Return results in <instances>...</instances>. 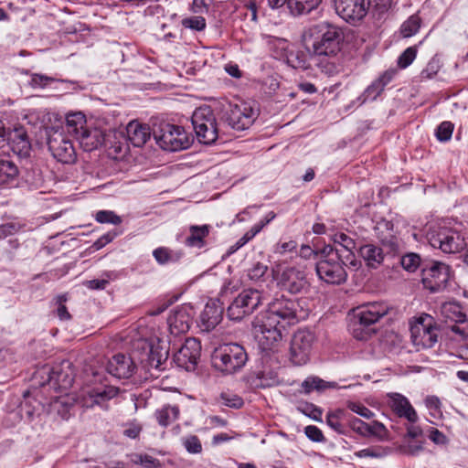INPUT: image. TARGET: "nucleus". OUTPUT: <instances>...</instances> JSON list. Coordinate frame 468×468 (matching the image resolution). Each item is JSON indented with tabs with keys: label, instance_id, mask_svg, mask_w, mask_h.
<instances>
[{
	"label": "nucleus",
	"instance_id": "obj_38",
	"mask_svg": "<svg viewBox=\"0 0 468 468\" xmlns=\"http://www.w3.org/2000/svg\"><path fill=\"white\" fill-rule=\"evenodd\" d=\"M334 382H326L318 377H309L301 385L305 394L311 393L313 390L322 391L326 388H335Z\"/></svg>",
	"mask_w": 468,
	"mask_h": 468
},
{
	"label": "nucleus",
	"instance_id": "obj_27",
	"mask_svg": "<svg viewBox=\"0 0 468 468\" xmlns=\"http://www.w3.org/2000/svg\"><path fill=\"white\" fill-rule=\"evenodd\" d=\"M8 144L14 153L20 156H27L30 152V143L23 127L15 128L9 133Z\"/></svg>",
	"mask_w": 468,
	"mask_h": 468
},
{
	"label": "nucleus",
	"instance_id": "obj_1",
	"mask_svg": "<svg viewBox=\"0 0 468 468\" xmlns=\"http://www.w3.org/2000/svg\"><path fill=\"white\" fill-rule=\"evenodd\" d=\"M261 314L269 317L270 323L278 322L283 328H286L305 319L309 314V310L305 305V301L282 296L273 299Z\"/></svg>",
	"mask_w": 468,
	"mask_h": 468
},
{
	"label": "nucleus",
	"instance_id": "obj_35",
	"mask_svg": "<svg viewBox=\"0 0 468 468\" xmlns=\"http://www.w3.org/2000/svg\"><path fill=\"white\" fill-rule=\"evenodd\" d=\"M441 314L445 321L456 322L466 318L462 307L455 303H444L441 306Z\"/></svg>",
	"mask_w": 468,
	"mask_h": 468
},
{
	"label": "nucleus",
	"instance_id": "obj_59",
	"mask_svg": "<svg viewBox=\"0 0 468 468\" xmlns=\"http://www.w3.org/2000/svg\"><path fill=\"white\" fill-rule=\"evenodd\" d=\"M347 407L353 412H355L366 419H371L374 416V413L361 403L348 402Z\"/></svg>",
	"mask_w": 468,
	"mask_h": 468
},
{
	"label": "nucleus",
	"instance_id": "obj_20",
	"mask_svg": "<svg viewBox=\"0 0 468 468\" xmlns=\"http://www.w3.org/2000/svg\"><path fill=\"white\" fill-rule=\"evenodd\" d=\"M193 320V309L190 305L176 307L167 319L170 333L177 335L186 333Z\"/></svg>",
	"mask_w": 468,
	"mask_h": 468
},
{
	"label": "nucleus",
	"instance_id": "obj_14",
	"mask_svg": "<svg viewBox=\"0 0 468 468\" xmlns=\"http://www.w3.org/2000/svg\"><path fill=\"white\" fill-rule=\"evenodd\" d=\"M340 257L320 259L315 266L320 280L329 284H341L346 281L347 272L339 261Z\"/></svg>",
	"mask_w": 468,
	"mask_h": 468
},
{
	"label": "nucleus",
	"instance_id": "obj_10",
	"mask_svg": "<svg viewBox=\"0 0 468 468\" xmlns=\"http://www.w3.org/2000/svg\"><path fill=\"white\" fill-rule=\"evenodd\" d=\"M48 146L53 157L63 164H73L77 155L72 142L63 130L50 129L48 131Z\"/></svg>",
	"mask_w": 468,
	"mask_h": 468
},
{
	"label": "nucleus",
	"instance_id": "obj_61",
	"mask_svg": "<svg viewBox=\"0 0 468 468\" xmlns=\"http://www.w3.org/2000/svg\"><path fill=\"white\" fill-rule=\"evenodd\" d=\"M339 261L343 263L344 268L346 266L356 270L360 266V262L356 259L354 252H348L344 256L340 254Z\"/></svg>",
	"mask_w": 468,
	"mask_h": 468
},
{
	"label": "nucleus",
	"instance_id": "obj_13",
	"mask_svg": "<svg viewBox=\"0 0 468 468\" xmlns=\"http://www.w3.org/2000/svg\"><path fill=\"white\" fill-rule=\"evenodd\" d=\"M278 285L292 294L305 292L310 286L305 272L294 266L282 270L278 276Z\"/></svg>",
	"mask_w": 468,
	"mask_h": 468
},
{
	"label": "nucleus",
	"instance_id": "obj_54",
	"mask_svg": "<svg viewBox=\"0 0 468 468\" xmlns=\"http://www.w3.org/2000/svg\"><path fill=\"white\" fill-rule=\"evenodd\" d=\"M267 271V265L261 262H256L250 269H249L248 276L251 281H258L265 275Z\"/></svg>",
	"mask_w": 468,
	"mask_h": 468
},
{
	"label": "nucleus",
	"instance_id": "obj_8",
	"mask_svg": "<svg viewBox=\"0 0 468 468\" xmlns=\"http://www.w3.org/2000/svg\"><path fill=\"white\" fill-rule=\"evenodd\" d=\"M411 341L417 350L431 348L438 342V329L433 318L421 314L410 327Z\"/></svg>",
	"mask_w": 468,
	"mask_h": 468
},
{
	"label": "nucleus",
	"instance_id": "obj_50",
	"mask_svg": "<svg viewBox=\"0 0 468 468\" xmlns=\"http://www.w3.org/2000/svg\"><path fill=\"white\" fill-rule=\"evenodd\" d=\"M410 440H404V444L401 445L400 450L405 454L417 455L423 450V444L421 441H411Z\"/></svg>",
	"mask_w": 468,
	"mask_h": 468
},
{
	"label": "nucleus",
	"instance_id": "obj_29",
	"mask_svg": "<svg viewBox=\"0 0 468 468\" xmlns=\"http://www.w3.org/2000/svg\"><path fill=\"white\" fill-rule=\"evenodd\" d=\"M359 255L366 261L369 268L376 269L381 265L384 261L385 253L383 250L374 244L361 245L358 250Z\"/></svg>",
	"mask_w": 468,
	"mask_h": 468
},
{
	"label": "nucleus",
	"instance_id": "obj_24",
	"mask_svg": "<svg viewBox=\"0 0 468 468\" xmlns=\"http://www.w3.org/2000/svg\"><path fill=\"white\" fill-rule=\"evenodd\" d=\"M76 139L84 151L91 152L103 144L105 133L100 128L87 127L85 130H80V133Z\"/></svg>",
	"mask_w": 468,
	"mask_h": 468
},
{
	"label": "nucleus",
	"instance_id": "obj_44",
	"mask_svg": "<svg viewBox=\"0 0 468 468\" xmlns=\"http://www.w3.org/2000/svg\"><path fill=\"white\" fill-rule=\"evenodd\" d=\"M298 410L301 411L303 414L308 416L309 418L321 421L322 417V410L315 405L308 402L301 403L297 407Z\"/></svg>",
	"mask_w": 468,
	"mask_h": 468
},
{
	"label": "nucleus",
	"instance_id": "obj_53",
	"mask_svg": "<svg viewBox=\"0 0 468 468\" xmlns=\"http://www.w3.org/2000/svg\"><path fill=\"white\" fill-rule=\"evenodd\" d=\"M135 463H139L144 468H159L160 461L148 454H139L135 456Z\"/></svg>",
	"mask_w": 468,
	"mask_h": 468
},
{
	"label": "nucleus",
	"instance_id": "obj_12",
	"mask_svg": "<svg viewBox=\"0 0 468 468\" xmlns=\"http://www.w3.org/2000/svg\"><path fill=\"white\" fill-rule=\"evenodd\" d=\"M224 117L231 128L242 131L253 123L257 112L250 103L241 101L237 104H229Z\"/></svg>",
	"mask_w": 468,
	"mask_h": 468
},
{
	"label": "nucleus",
	"instance_id": "obj_28",
	"mask_svg": "<svg viewBox=\"0 0 468 468\" xmlns=\"http://www.w3.org/2000/svg\"><path fill=\"white\" fill-rule=\"evenodd\" d=\"M126 133L128 140L135 147H142L151 137L150 127L136 121L128 123Z\"/></svg>",
	"mask_w": 468,
	"mask_h": 468
},
{
	"label": "nucleus",
	"instance_id": "obj_11",
	"mask_svg": "<svg viewBox=\"0 0 468 468\" xmlns=\"http://www.w3.org/2000/svg\"><path fill=\"white\" fill-rule=\"evenodd\" d=\"M314 341V334L309 329H299L293 334L290 347L293 364L301 366L309 360Z\"/></svg>",
	"mask_w": 468,
	"mask_h": 468
},
{
	"label": "nucleus",
	"instance_id": "obj_31",
	"mask_svg": "<svg viewBox=\"0 0 468 468\" xmlns=\"http://www.w3.org/2000/svg\"><path fill=\"white\" fill-rule=\"evenodd\" d=\"M88 126L86 125V119L83 113L74 112L69 113L66 117V129L67 133L78 137L80 133V130H85Z\"/></svg>",
	"mask_w": 468,
	"mask_h": 468
},
{
	"label": "nucleus",
	"instance_id": "obj_19",
	"mask_svg": "<svg viewBox=\"0 0 468 468\" xmlns=\"http://www.w3.org/2000/svg\"><path fill=\"white\" fill-rule=\"evenodd\" d=\"M388 303L383 302H373L363 304L356 309V317L360 325L369 326L378 323L389 311Z\"/></svg>",
	"mask_w": 468,
	"mask_h": 468
},
{
	"label": "nucleus",
	"instance_id": "obj_55",
	"mask_svg": "<svg viewBox=\"0 0 468 468\" xmlns=\"http://www.w3.org/2000/svg\"><path fill=\"white\" fill-rule=\"evenodd\" d=\"M350 428L362 436H368L369 423H366L357 418H348Z\"/></svg>",
	"mask_w": 468,
	"mask_h": 468
},
{
	"label": "nucleus",
	"instance_id": "obj_25",
	"mask_svg": "<svg viewBox=\"0 0 468 468\" xmlns=\"http://www.w3.org/2000/svg\"><path fill=\"white\" fill-rule=\"evenodd\" d=\"M118 393V389L115 388H90L87 391H83L80 398V403L82 407L92 408L94 405L101 404L102 402L114 398Z\"/></svg>",
	"mask_w": 468,
	"mask_h": 468
},
{
	"label": "nucleus",
	"instance_id": "obj_56",
	"mask_svg": "<svg viewBox=\"0 0 468 468\" xmlns=\"http://www.w3.org/2000/svg\"><path fill=\"white\" fill-rule=\"evenodd\" d=\"M368 436H375L379 439H384L387 436V429L381 422L373 421L368 424Z\"/></svg>",
	"mask_w": 468,
	"mask_h": 468
},
{
	"label": "nucleus",
	"instance_id": "obj_42",
	"mask_svg": "<svg viewBox=\"0 0 468 468\" xmlns=\"http://www.w3.org/2000/svg\"><path fill=\"white\" fill-rule=\"evenodd\" d=\"M181 442L187 452L197 454L202 452V443L196 435H187L181 438Z\"/></svg>",
	"mask_w": 468,
	"mask_h": 468
},
{
	"label": "nucleus",
	"instance_id": "obj_2",
	"mask_svg": "<svg viewBox=\"0 0 468 468\" xmlns=\"http://www.w3.org/2000/svg\"><path fill=\"white\" fill-rule=\"evenodd\" d=\"M311 47L307 49L311 56H336L340 51L342 34L339 28L329 23H320L310 28Z\"/></svg>",
	"mask_w": 468,
	"mask_h": 468
},
{
	"label": "nucleus",
	"instance_id": "obj_63",
	"mask_svg": "<svg viewBox=\"0 0 468 468\" xmlns=\"http://www.w3.org/2000/svg\"><path fill=\"white\" fill-rule=\"evenodd\" d=\"M305 435L314 441H324V437L323 435V432L320 429H318L316 426L309 425L305 427L304 429Z\"/></svg>",
	"mask_w": 468,
	"mask_h": 468
},
{
	"label": "nucleus",
	"instance_id": "obj_3",
	"mask_svg": "<svg viewBox=\"0 0 468 468\" xmlns=\"http://www.w3.org/2000/svg\"><path fill=\"white\" fill-rule=\"evenodd\" d=\"M248 360L244 347L236 343L225 344L217 348L212 356L213 366L225 374L240 370Z\"/></svg>",
	"mask_w": 468,
	"mask_h": 468
},
{
	"label": "nucleus",
	"instance_id": "obj_34",
	"mask_svg": "<svg viewBox=\"0 0 468 468\" xmlns=\"http://www.w3.org/2000/svg\"><path fill=\"white\" fill-rule=\"evenodd\" d=\"M322 0H289L290 12L294 16L310 13L318 7Z\"/></svg>",
	"mask_w": 468,
	"mask_h": 468
},
{
	"label": "nucleus",
	"instance_id": "obj_33",
	"mask_svg": "<svg viewBox=\"0 0 468 468\" xmlns=\"http://www.w3.org/2000/svg\"><path fill=\"white\" fill-rule=\"evenodd\" d=\"M312 58L321 72L328 76H333L338 72V66L335 62V56H312Z\"/></svg>",
	"mask_w": 468,
	"mask_h": 468
},
{
	"label": "nucleus",
	"instance_id": "obj_9",
	"mask_svg": "<svg viewBox=\"0 0 468 468\" xmlns=\"http://www.w3.org/2000/svg\"><path fill=\"white\" fill-rule=\"evenodd\" d=\"M268 318L261 313L253 322L255 337L264 350L271 349L282 340V329H284L278 322L270 323Z\"/></svg>",
	"mask_w": 468,
	"mask_h": 468
},
{
	"label": "nucleus",
	"instance_id": "obj_16",
	"mask_svg": "<svg viewBox=\"0 0 468 468\" xmlns=\"http://www.w3.org/2000/svg\"><path fill=\"white\" fill-rule=\"evenodd\" d=\"M450 278V267L442 262L434 261L422 270V283L432 292L441 291Z\"/></svg>",
	"mask_w": 468,
	"mask_h": 468
},
{
	"label": "nucleus",
	"instance_id": "obj_64",
	"mask_svg": "<svg viewBox=\"0 0 468 468\" xmlns=\"http://www.w3.org/2000/svg\"><path fill=\"white\" fill-rule=\"evenodd\" d=\"M407 432L405 434L404 440L408 439H417L422 435V429L416 425V422H408L406 425Z\"/></svg>",
	"mask_w": 468,
	"mask_h": 468
},
{
	"label": "nucleus",
	"instance_id": "obj_22",
	"mask_svg": "<svg viewBox=\"0 0 468 468\" xmlns=\"http://www.w3.org/2000/svg\"><path fill=\"white\" fill-rule=\"evenodd\" d=\"M135 370V365L129 356L117 354L107 364V371L117 378H129Z\"/></svg>",
	"mask_w": 468,
	"mask_h": 468
},
{
	"label": "nucleus",
	"instance_id": "obj_41",
	"mask_svg": "<svg viewBox=\"0 0 468 468\" xmlns=\"http://www.w3.org/2000/svg\"><path fill=\"white\" fill-rule=\"evenodd\" d=\"M332 240L335 244L342 246L346 250V253L354 252V250L357 249L352 237L345 231L335 232L332 236Z\"/></svg>",
	"mask_w": 468,
	"mask_h": 468
},
{
	"label": "nucleus",
	"instance_id": "obj_51",
	"mask_svg": "<svg viewBox=\"0 0 468 468\" xmlns=\"http://www.w3.org/2000/svg\"><path fill=\"white\" fill-rule=\"evenodd\" d=\"M417 49L414 47L408 48L399 58L398 65L401 69H405L410 66L415 59Z\"/></svg>",
	"mask_w": 468,
	"mask_h": 468
},
{
	"label": "nucleus",
	"instance_id": "obj_7",
	"mask_svg": "<svg viewBox=\"0 0 468 468\" xmlns=\"http://www.w3.org/2000/svg\"><path fill=\"white\" fill-rule=\"evenodd\" d=\"M429 243L444 253H457L465 247L459 232L446 227H432L427 232Z\"/></svg>",
	"mask_w": 468,
	"mask_h": 468
},
{
	"label": "nucleus",
	"instance_id": "obj_18",
	"mask_svg": "<svg viewBox=\"0 0 468 468\" xmlns=\"http://www.w3.org/2000/svg\"><path fill=\"white\" fill-rule=\"evenodd\" d=\"M200 352V342L196 338H187L174 355V360L178 367L192 371L197 367Z\"/></svg>",
	"mask_w": 468,
	"mask_h": 468
},
{
	"label": "nucleus",
	"instance_id": "obj_60",
	"mask_svg": "<svg viewBox=\"0 0 468 468\" xmlns=\"http://www.w3.org/2000/svg\"><path fill=\"white\" fill-rule=\"evenodd\" d=\"M339 261L343 263L344 268L346 266L356 270L360 266V262L356 259L354 252H348L344 256L340 254Z\"/></svg>",
	"mask_w": 468,
	"mask_h": 468
},
{
	"label": "nucleus",
	"instance_id": "obj_57",
	"mask_svg": "<svg viewBox=\"0 0 468 468\" xmlns=\"http://www.w3.org/2000/svg\"><path fill=\"white\" fill-rule=\"evenodd\" d=\"M222 404L230 408L239 409L243 405V400L237 395H229L226 393L221 394L220 396Z\"/></svg>",
	"mask_w": 468,
	"mask_h": 468
},
{
	"label": "nucleus",
	"instance_id": "obj_49",
	"mask_svg": "<svg viewBox=\"0 0 468 468\" xmlns=\"http://www.w3.org/2000/svg\"><path fill=\"white\" fill-rule=\"evenodd\" d=\"M453 124L451 122H442L437 128L436 136L439 141L446 142L451 139Z\"/></svg>",
	"mask_w": 468,
	"mask_h": 468
},
{
	"label": "nucleus",
	"instance_id": "obj_32",
	"mask_svg": "<svg viewBox=\"0 0 468 468\" xmlns=\"http://www.w3.org/2000/svg\"><path fill=\"white\" fill-rule=\"evenodd\" d=\"M344 421H348L347 413L341 409H337L335 411L328 412L326 415L327 425L339 434L345 433Z\"/></svg>",
	"mask_w": 468,
	"mask_h": 468
},
{
	"label": "nucleus",
	"instance_id": "obj_47",
	"mask_svg": "<svg viewBox=\"0 0 468 468\" xmlns=\"http://www.w3.org/2000/svg\"><path fill=\"white\" fill-rule=\"evenodd\" d=\"M451 331L458 336L460 340H464L468 337V320L467 318L461 321L453 322L449 325Z\"/></svg>",
	"mask_w": 468,
	"mask_h": 468
},
{
	"label": "nucleus",
	"instance_id": "obj_48",
	"mask_svg": "<svg viewBox=\"0 0 468 468\" xmlns=\"http://www.w3.org/2000/svg\"><path fill=\"white\" fill-rule=\"evenodd\" d=\"M401 265L408 271H414L420 266V257L416 253H408L401 258Z\"/></svg>",
	"mask_w": 468,
	"mask_h": 468
},
{
	"label": "nucleus",
	"instance_id": "obj_45",
	"mask_svg": "<svg viewBox=\"0 0 468 468\" xmlns=\"http://www.w3.org/2000/svg\"><path fill=\"white\" fill-rule=\"evenodd\" d=\"M383 90L382 84L380 85L377 80L373 81L361 95V103L366 102L367 100H376Z\"/></svg>",
	"mask_w": 468,
	"mask_h": 468
},
{
	"label": "nucleus",
	"instance_id": "obj_43",
	"mask_svg": "<svg viewBox=\"0 0 468 468\" xmlns=\"http://www.w3.org/2000/svg\"><path fill=\"white\" fill-rule=\"evenodd\" d=\"M206 19L201 16L186 17L182 20V26L196 31H202L206 28Z\"/></svg>",
	"mask_w": 468,
	"mask_h": 468
},
{
	"label": "nucleus",
	"instance_id": "obj_62",
	"mask_svg": "<svg viewBox=\"0 0 468 468\" xmlns=\"http://www.w3.org/2000/svg\"><path fill=\"white\" fill-rule=\"evenodd\" d=\"M20 229V225L15 222L5 223L0 226V239L14 235Z\"/></svg>",
	"mask_w": 468,
	"mask_h": 468
},
{
	"label": "nucleus",
	"instance_id": "obj_21",
	"mask_svg": "<svg viewBox=\"0 0 468 468\" xmlns=\"http://www.w3.org/2000/svg\"><path fill=\"white\" fill-rule=\"evenodd\" d=\"M388 404L399 418L405 419L408 422L418 421V413L405 396L390 393L388 395Z\"/></svg>",
	"mask_w": 468,
	"mask_h": 468
},
{
	"label": "nucleus",
	"instance_id": "obj_17",
	"mask_svg": "<svg viewBox=\"0 0 468 468\" xmlns=\"http://www.w3.org/2000/svg\"><path fill=\"white\" fill-rule=\"evenodd\" d=\"M336 14L346 22L361 20L367 13L368 0H334Z\"/></svg>",
	"mask_w": 468,
	"mask_h": 468
},
{
	"label": "nucleus",
	"instance_id": "obj_37",
	"mask_svg": "<svg viewBox=\"0 0 468 468\" xmlns=\"http://www.w3.org/2000/svg\"><path fill=\"white\" fill-rule=\"evenodd\" d=\"M168 358V350L160 345L152 346L149 355H148V363L149 366L154 367L156 369L161 368L162 365Z\"/></svg>",
	"mask_w": 468,
	"mask_h": 468
},
{
	"label": "nucleus",
	"instance_id": "obj_6",
	"mask_svg": "<svg viewBox=\"0 0 468 468\" xmlns=\"http://www.w3.org/2000/svg\"><path fill=\"white\" fill-rule=\"evenodd\" d=\"M263 292L258 289L248 288L242 290L232 301L227 310L231 320H241L251 314L263 302Z\"/></svg>",
	"mask_w": 468,
	"mask_h": 468
},
{
	"label": "nucleus",
	"instance_id": "obj_46",
	"mask_svg": "<svg viewBox=\"0 0 468 468\" xmlns=\"http://www.w3.org/2000/svg\"><path fill=\"white\" fill-rule=\"evenodd\" d=\"M95 219L100 223H111L119 225L122 223V218L111 210H100L96 213Z\"/></svg>",
	"mask_w": 468,
	"mask_h": 468
},
{
	"label": "nucleus",
	"instance_id": "obj_15",
	"mask_svg": "<svg viewBox=\"0 0 468 468\" xmlns=\"http://www.w3.org/2000/svg\"><path fill=\"white\" fill-rule=\"evenodd\" d=\"M41 372L48 376L47 383L56 389L66 390L74 381V372L69 360H63L52 367H45Z\"/></svg>",
	"mask_w": 468,
	"mask_h": 468
},
{
	"label": "nucleus",
	"instance_id": "obj_4",
	"mask_svg": "<svg viewBox=\"0 0 468 468\" xmlns=\"http://www.w3.org/2000/svg\"><path fill=\"white\" fill-rule=\"evenodd\" d=\"M154 137L162 149L169 152L186 149L192 144V137L183 127L166 122L154 130Z\"/></svg>",
	"mask_w": 468,
	"mask_h": 468
},
{
	"label": "nucleus",
	"instance_id": "obj_5",
	"mask_svg": "<svg viewBox=\"0 0 468 468\" xmlns=\"http://www.w3.org/2000/svg\"><path fill=\"white\" fill-rule=\"evenodd\" d=\"M197 140L204 144H211L218 137V128L215 114L209 106L197 108L191 117Z\"/></svg>",
	"mask_w": 468,
	"mask_h": 468
},
{
	"label": "nucleus",
	"instance_id": "obj_52",
	"mask_svg": "<svg viewBox=\"0 0 468 468\" xmlns=\"http://www.w3.org/2000/svg\"><path fill=\"white\" fill-rule=\"evenodd\" d=\"M56 304L58 305L57 308V314L61 320H69L71 318V315L67 310V307L65 306V303L68 301V295L66 293L58 295L55 299Z\"/></svg>",
	"mask_w": 468,
	"mask_h": 468
},
{
	"label": "nucleus",
	"instance_id": "obj_30",
	"mask_svg": "<svg viewBox=\"0 0 468 468\" xmlns=\"http://www.w3.org/2000/svg\"><path fill=\"white\" fill-rule=\"evenodd\" d=\"M210 231L209 225L189 227V236L186 239L185 243L188 247L202 248L206 245L205 239Z\"/></svg>",
	"mask_w": 468,
	"mask_h": 468
},
{
	"label": "nucleus",
	"instance_id": "obj_23",
	"mask_svg": "<svg viewBox=\"0 0 468 468\" xmlns=\"http://www.w3.org/2000/svg\"><path fill=\"white\" fill-rule=\"evenodd\" d=\"M394 225L391 221L381 219L377 222L375 231L382 245L388 252H397L399 248L398 238L394 234Z\"/></svg>",
	"mask_w": 468,
	"mask_h": 468
},
{
	"label": "nucleus",
	"instance_id": "obj_26",
	"mask_svg": "<svg viewBox=\"0 0 468 468\" xmlns=\"http://www.w3.org/2000/svg\"><path fill=\"white\" fill-rule=\"evenodd\" d=\"M223 308L216 302L206 304L199 318V326L203 331L213 330L222 320Z\"/></svg>",
	"mask_w": 468,
	"mask_h": 468
},
{
	"label": "nucleus",
	"instance_id": "obj_40",
	"mask_svg": "<svg viewBox=\"0 0 468 468\" xmlns=\"http://www.w3.org/2000/svg\"><path fill=\"white\" fill-rule=\"evenodd\" d=\"M420 25V17L418 15H412L401 25L400 34L403 37H410L418 33Z\"/></svg>",
	"mask_w": 468,
	"mask_h": 468
},
{
	"label": "nucleus",
	"instance_id": "obj_58",
	"mask_svg": "<svg viewBox=\"0 0 468 468\" xmlns=\"http://www.w3.org/2000/svg\"><path fill=\"white\" fill-rule=\"evenodd\" d=\"M375 15L381 18L392 6L393 0H373Z\"/></svg>",
	"mask_w": 468,
	"mask_h": 468
},
{
	"label": "nucleus",
	"instance_id": "obj_36",
	"mask_svg": "<svg viewBox=\"0 0 468 468\" xmlns=\"http://www.w3.org/2000/svg\"><path fill=\"white\" fill-rule=\"evenodd\" d=\"M179 415V409L177 406H164L162 409L156 410L155 416L158 423L161 426L166 427L175 421Z\"/></svg>",
	"mask_w": 468,
	"mask_h": 468
},
{
	"label": "nucleus",
	"instance_id": "obj_39",
	"mask_svg": "<svg viewBox=\"0 0 468 468\" xmlns=\"http://www.w3.org/2000/svg\"><path fill=\"white\" fill-rule=\"evenodd\" d=\"M18 175L16 165L9 160H0V186L13 181Z\"/></svg>",
	"mask_w": 468,
	"mask_h": 468
}]
</instances>
